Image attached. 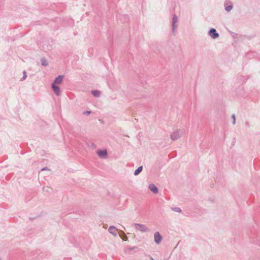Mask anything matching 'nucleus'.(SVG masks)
I'll return each mask as SVG.
<instances>
[{"mask_svg":"<svg viewBox=\"0 0 260 260\" xmlns=\"http://www.w3.org/2000/svg\"><path fill=\"white\" fill-rule=\"evenodd\" d=\"M149 189L152 191L154 193H158V189L154 184H150L148 186Z\"/></svg>","mask_w":260,"mask_h":260,"instance_id":"9d476101","label":"nucleus"},{"mask_svg":"<svg viewBox=\"0 0 260 260\" xmlns=\"http://www.w3.org/2000/svg\"><path fill=\"white\" fill-rule=\"evenodd\" d=\"M119 237L122 239L124 241H127V236H126V235L125 234V233L122 231H120L119 232Z\"/></svg>","mask_w":260,"mask_h":260,"instance_id":"9b49d317","label":"nucleus"},{"mask_svg":"<svg viewBox=\"0 0 260 260\" xmlns=\"http://www.w3.org/2000/svg\"><path fill=\"white\" fill-rule=\"evenodd\" d=\"M184 134V130L181 129H178L173 132L170 135V138L173 141L178 140L179 138L182 137Z\"/></svg>","mask_w":260,"mask_h":260,"instance_id":"f257e3e1","label":"nucleus"},{"mask_svg":"<svg viewBox=\"0 0 260 260\" xmlns=\"http://www.w3.org/2000/svg\"><path fill=\"white\" fill-rule=\"evenodd\" d=\"M46 170H47V168H44L42 169V171Z\"/></svg>","mask_w":260,"mask_h":260,"instance_id":"412c9836","label":"nucleus"},{"mask_svg":"<svg viewBox=\"0 0 260 260\" xmlns=\"http://www.w3.org/2000/svg\"><path fill=\"white\" fill-rule=\"evenodd\" d=\"M172 210L175 212H180L181 211V210L180 208H178V207H175V208H172Z\"/></svg>","mask_w":260,"mask_h":260,"instance_id":"dca6fc26","label":"nucleus"},{"mask_svg":"<svg viewBox=\"0 0 260 260\" xmlns=\"http://www.w3.org/2000/svg\"><path fill=\"white\" fill-rule=\"evenodd\" d=\"M52 89L55 93V94L57 95H60V88L58 86L54 85V84H52Z\"/></svg>","mask_w":260,"mask_h":260,"instance_id":"1a4fd4ad","label":"nucleus"},{"mask_svg":"<svg viewBox=\"0 0 260 260\" xmlns=\"http://www.w3.org/2000/svg\"><path fill=\"white\" fill-rule=\"evenodd\" d=\"M143 167H139L137 170L134 172V175L135 176L138 175L142 171Z\"/></svg>","mask_w":260,"mask_h":260,"instance_id":"f8f14e48","label":"nucleus"},{"mask_svg":"<svg viewBox=\"0 0 260 260\" xmlns=\"http://www.w3.org/2000/svg\"><path fill=\"white\" fill-rule=\"evenodd\" d=\"M178 22V18L176 15L174 14L172 19V32L173 33L175 32V29L177 28V25H176L177 22Z\"/></svg>","mask_w":260,"mask_h":260,"instance_id":"20e7f679","label":"nucleus"},{"mask_svg":"<svg viewBox=\"0 0 260 260\" xmlns=\"http://www.w3.org/2000/svg\"><path fill=\"white\" fill-rule=\"evenodd\" d=\"M154 242L156 244H158L162 240V237L158 232H156L154 234Z\"/></svg>","mask_w":260,"mask_h":260,"instance_id":"7ed1b4c3","label":"nucleus"},{"mask_svg":"<svg viewBox=\"0 0 260 260\" xmlns=\"http://www.w3.org/2000/svg\"><path fill=\"white\" fill-rule=\"evenodd\" d=\"M117 230L116 229V228L114 226H110L108 229V231L110 233H111L112 235H113L114 237H116L117 236Z\"/></svg>","mask_w":260,"mask_h":260,"instance_id":"6e6552de","label":"nucleus"},{"mask_svg":"<svg viewBox=\"0 0 260 260\" xmlns=\"http://www.w3.org/2000/svg\"><path fill=\"white\" fill-rule=\"evenodd\" d=\"M98 156L101 158H105L107 156V152L106 150H100L96 151Z\"/></svg>","mask_w":260,"mask_h":260,"instance_id":"423d86ee","label":"nucleus"},{"mask_svg":"<svg viewBox=\"0 0 260 260\" xmlns=\"http://www.w3.org/2000/svg\"><path fill=\"white\" fill-rule=\"evenodd\" d=\"M63 78V76L62 75H59L55 78L52 84H54V85L61 84L62 82Z\"/></svg>","mask_w":260,"mask_h":260,"instance_id":"0eeeda50","label":"nucleus"},{"mask_svg":"<svg viewBox=\"0 0 260 260\" xmlns=\"http://www.w3.org/2000/svg\"><path fill=\"white\" fill-rule=\"evenodd\" d=\"M151 260H154L152 257H151Z\"/></svg>","mask_w":260,"mask_h":260,"instance_id":"4be33fe9","label":"nucleus"},{"mask_svg":"<svg viewBox=\"0 0 260 260\" xmlns=\"http://www.w3.org/2000/svg\"><path fill=\"white\" fill-rule=\"evenodd\" d=\"M135 248V247H134L129 248V249L130 250H133V249H134Z\"/></svg>","mask_w":260,"mask_h":260,"instance_id":"aec40b11","label":"nucleus"},{"mask_svg":"<svg viewBox=\"0 0 260 260\" xmlns=\"http://www.w3.org/2000/svg\"><path fill=\"white\" fill-rule=\"evenodd\" d=\"M233 9V6L230 5L225 7V9L227 12H230Z\"/></svg>","mask_w":260,"mask_h":260,"instance_id":"2eb2a0df","label":"nucleus"},{"mask_svg":"<svg viewBox=\"0 0 260 260\" xmlns=\"http://www.w3.org/2000/svg\"><path fill=\"white\" fill-rule=\"evenodd\" d=\"M23 77H22V79H21V80H24V79H26V77H27L26 73V72H25V71H23Z\"/></svg>","mask_w":260,"mask_h":260,"instance_id":"a211bd4d","label":"nucleus"},{"mask_svg":"<svg viewBox=\"0 0 260 260\" xmlns=\"http://www.w3.org/2000/svg\"><path fill=\"white\" fill-rule=\"evenodd\" d=\"M134 226L138 231H139L141 232H148L149 231V229L143 224H139V223H135L134 224Z\"/></svg>","mask_w":260,"mask_h":260,"instance_id":"f03ea898","label":"nucleus"},{"mask_svg":"<svg viewBox=\"0 0 260 260\" xmlns=\"http://www.w3.org/2000/svg\"><path fill=\"white\" fill-rule=\"evenodd\" d=\"M209 35L213 39H216L219 37V34L216 32L215 29L211 28L209 32Z\"/></svg>","mask_w":260,"mask_h":260,"instance_id":"39448f33","label":"nucleus"},{"mask_svg":"<svg viewBox=\"0 0 260 260\" xmlns=\"http://www.w3.org/2000/svg\"><path fill=\"white\" fill-rule=\"evenodd\" d=\"M259 246H260V242H259Z\"/></svg>","mask_w":260,"mask_h":260,"instance_id":"5701e85b","label":"nucleus"},{"mask_svg":"<svg viewBox=\"0 0 260 260\" xmlns=\"http://www.w3.org/2000/svg\"><path fill=\"white\" fill-rule=\"evenodd\" d=\"M41 64L43 66H47L48 65V62L44 58H42L41 60Z\"/></svg>","mask_w":260,"mask_h":260,"instance_id":"4468645a","label":"nucleus"},{"mask_svg":"<svg viewBox=\"0 0 260 260\" xmlns=\"http://www.w3.org/2000/svg\"><path fill=\"white\" fill-rule=\"evenodd\" d=\"M90 113H91V112H90V111H85V112H84V114H87V115H88V114H89Z\"/></svg>","mask_w":260,"mask_h":260,"instance_id":"6ab92c4d","label":"nucleus"},{"mask_svg":"<svg viewBox=\"0 0 260 260\" xmlns=\"http://www.w3.org/2000/svg\"><path fill=\"white\" fill-rule=\"evenodd\" d=\"M92 93L93 95V96H94L95 97H99L100 95V92L98 90L92 91Z\"/></svg>","mask_w":260,"mask_h":260,"instance_id":"ddd939ff","label":"nucleus"},{"mask_svg":"<svg viewBox=\"0 0 260 260\" xmlns=\"http://www.w3.org/2000/svg\"><path fill=\"white\" fill-rule=\"evenodd\" d=\"M232 117L233 118V124H235L236 123V116L235 114H233L232 116Z\"/></svg>","mask_w":260,"mask_h":260,"instance_id":"f3484780","label":"nucleus"}]
</instances>
